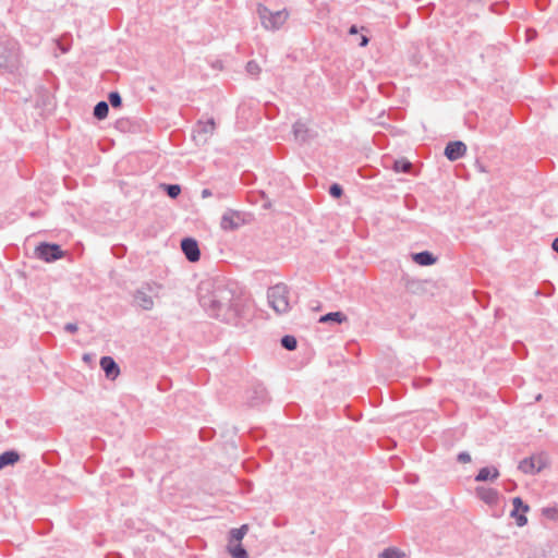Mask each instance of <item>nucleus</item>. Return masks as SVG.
Segmentation results:
<instances>
[{
    "mask_svg": "<svg viewBox=\"0 0 558 558\" xmlns=\"http://www.w3.org/2000/svg\"><path fill=\"white\" fill-rule=\"evenodd\" d=\"M198 302L208 316L227 324H238L251 312L250 300L235 282L225 278L204 280L198 286Z\"/></svg>",
    "mask_w": 558,
    "mask_h": 558,
    "instance_id": "1",
    "label": "nucleus"
},
{
    "mask_svg": "<svg viewBox=\"0 0 558 558\" xmlns=\"http://www.w3.org/2000/svg\"><path fill=\"white\" fill-rule=\"evenodd\" d=\"M270 307L277 314H286L291 310L290 290L284 283H277L267 291Z\"/></svg>",
    "mask_w": 558,
    "mask_h": 558,
    "instance_id": "2",
    "label": "nucleus"
},
{
    "mask_svg": "<svg viewBox=\"0 0 558 558\" xmlns=\"http://www.w3.org/2000/svg\"><path fill=\"white\" fill-rule=\"evenodd\" d=\"M258 15L262 25L269 31L279 29L288 19V13L286 10L272 12L264 5H259Z\"/></svg>",
    "mask_w": 558,
    "mask_h": 558,
    "instance_id": "3",
    "label": "nucleus"
},
{
    "mask_svg": "<svg viewBox=\"0 0 558 558\" xmlns=\"http://www.w3.org/2000/svg\"><path fill=\"white\" fill-rule=\"evenodd\" d=\"M19 46L16 41L0 43V68L13 70L17 68Z\"/></svg>",
    "mask_w": 558,
    "mask_h": 558,
    "instance_id": "4",
    "label": "nucleus"
},
{
    "mask_svg": "<svg viewBox=\"0 0 558 558\" xmlns=\"http://www.w3.org/2000/svg\"><path fill=\"white\" fill-rule=\"evenodd\" d=\"M64 252L61 246L56 243L43 242L35 248V255L37 258L52 263L63 257Z\"/></svg>",
    "mask_w": 558,
    "mask_h": 558,
    "instance_id": "5",
    "label": "nucleus"
},
{
    "mask_svg": "<svg viewBox=\"0 0 558 558\" xmlns=\"http://www.w3.org/2000/svg\"><path fill=\"white\" fill-rule=\"evenodd\" d=\"M216 129V123L214 118H208L207 120H198L193 128V138L198 144H205L208 141V137L214 134Z\"/></svg>",
    "mask_w": 558,
    "mask_h": 558,
    "instance_id": "6",
    "label": "nucleus"
},
{
    "mask_svg": "<svg viewBox=\"0 0 558 558\" xmlns=\"http://www.w3.org/2000/svg\"><path fill=\"white\" fill-rule=\"evenodd\" d=\"M155 284L153 283H145L134 292L133 299L136 306L144 311H150L154 307V300L151 296Z\"/></svg>",
    "mask_w": 558,
    "mask_h": 558,
    "instance_id": "7",
    "label": "nucleus"
},
{
    "mask_svg": "<svg viewBox=\"0 0 558 558\" xmlns=\"http://www.w3.org/2000/svg\"><path fill=\"white\" fill-rule=\"evenodd\" d=\"M181 250L189 262L196 263L199 260L201 250L198 246V242L194 238H183L181 240Z\"/></svg>",
    "mask_w": 558,
    "mask_h": 558,
    "instance_id": "8",
    "label": "nucleus"
},
{
    "mask_svg": "<svg viewBox=\"0 0 558 558\" xmlns=\"http://www.w3.org/2000/svg\"><path fill=\"white\" fill-rule=\"evenodd\" d=\"M466 153V145L461 141L449 142L446 147L444 155L450 161H456L462 158Z\"/></svg>",
    "mask_w": 558,
    "mask_h": 558,
    "instance_id": "9",
    "label": "nucleus"
},
{
    "mask_svg": "<svg viewBox=\"0 0 558 558\" xmlns=\"http://www.w3.org/2000/svg\"><path fill=\"white\" fill-rule=\"evenodd\" d=\"M99 364L107 378L116 379L119 376L120 367L113 357L102 356Z\"/></svg>",
    "mask_w": 558,
    "mask_h": 558,
    "instance_id": "10",
    "label": "nucleus"
},
{
    "mask_svg": "<svg viewBox=\"0 0 558 558\" xmlns=\"http://www.w3.org/2000/svg\"><path fill=\"white\" fill-rule=\"evenodd\" d=\"M247 393V403L251 407H257L267 400L266 388L260 384L254 386Z\"/></svg>",
    "mask_w": 558,
    "mask_h": 558,
    "instance_id": "11",
    "label": "nucleus"
},
{
    "mask_svg": "<svg viewBox=\"0 0 558 558\" xmlns=\"http://www.w3.org/2000/svg\"><path fill=\"white\" fill-rule=\"evenodd\" d=\"M292 130L295 141L301 144L308 142L313 136L312 131L300 120L293 124Z\"/></svg>",
    "mask_w": 558,
    "mask_h": 558,
    "instance_id": "12",
    "label": "nucleus"
},
{
    "mask_svg": "<svg viewBox=\"0 0 558 558\" xmlns=\"http://www.w3.org/2000/svg\"><path fill=\"white\" fill-rule=\"evenodd\" d=\"M476 496L487 505H496L499 500V494L495 488L477 487Z\"/></svg>",
    "mask_w": 558,
    "mask_h": 558,
    "instance_id": "13",
    "label": "nucleus"
},
{
    "mask_svg": "<svg viewBox=\"0 0 558 558\" xmlns=\"http://www.w3.org/2000/svg\"><path fill=\"white\" fill-rule=\"evenodd\" d=\"M220 225L223 230L238 229L240 227V214L233 210L223 214Z\"/></svg>",
    "mask_w": 558,
    "mask_h": 558,
    "instance_id": "14",
    "label": "nucleus"
},
{
    "mask_svg": "<svg viewBox=\"0 0 558 558\" xmlns=\"http://www.w3.org/2000/svg\"><path fill=\"white\" fill-rule=\"evenodd\" d=\"M412 259L420 266H432L437 262V257L429 251L413 253Z\"/></svg>",
    "mask_w": 558,
    "mask_h": 558,
    "instance_id": "15",
    "label": "nucleus"
},
{
    "mask_svg": "<svg viewBox=\"0 0 558 558\" xmlns=\"http://www.w3.org/2000/svg\"><path fill=\"white\" fill-rule=\"evenodd\" d=\"M499 476V471L495 466H484L480 469L478 473L475 475L476 482H486L496 480Z\"/></svg>",
    "mask_w": 558,
    "mask_h": 558,
    "instance_id": "16",
    "label": "nucleus"
},
{
    "mask_svg": "<svg viewBox=\"0 0 558 558\" xmlns=\"http://www.w3.org/2000/svg\"><path fill=\"white\" fill-rule=\"evenodd\" d=\"M20 453L16 450H7L0 454V470L5 466L14 465L20 461Z\"/></svg>",
    "mask_w": 558,
    "mask_h": 558,
    "instance_id": "17",
    "label": "nucleus"
},
{
    "mask_svg": "<svg viewBox=\"0 0 558 558\" xmlns=\"http://www.w3.org/2000/svg\"><path fill=\"white\" fill-rule=\"evenodd\" d=\"M247 532H248L247 524H243L240 527L231 529L229 531V535H228V544L241 543V541L247 534Z\"/></svg>",
    "mask_w": 558,
    "mask_h": 558,
    "instance_id": "18",
    "label": "nucleus"
},
{
    "mask_svg": "<svg viewBox=\"0 0 558 558\" xmlns=\"http://www.w3.org/2000/svg\"><path fill=\"white\" fill-rule=\"evenodd\" d=\"M227 550L232 558H248V553L241 543L228 544Z\"/></svg>",
    "mask_w": 558,
    "mask_h": 558,
    "instance_id": "19",
    "label": "nucleus"
},
{
    "mask_svg": "<svg viewBox=\"0 0 558 558\" xmlns=\"http://www.w3.org/2000/svg\"><path fill=\"white\" fill-rule=\"evenodd\" d=\"M347 320V316L342 312H330L319 318V323H336L341 324Z\"/></svg>",
    "mask_w": 558,
    "mask_h": 558,
    "instance_id": "20",
    "label": "nucleus"
},
{
    "mask_svg": "<svg viewBox=\"0 0 558 558\" xmlns=\"http://www.w3.org/2000/svg\"><path fill=\"white\" fill-rule=\"evenodd\" d=\"M109 104L107 101H99L95 105L93 114L97 120H104L108 117Z\"/></svg>",
    "mask_w": 558,
    "mask_h": 558,
    "instance_id": "21",
    "label": "nucleus"
},
{
    "mask_svg": "<svg viewBox=\"0 0 558 558\" xmlns=\"http://www.w3.org/2000/svg\"><path fill=\"white\" fill-rule=\"evenodd\" d=\"M519 470L524 474H537V469L535 468L531 457L524 458L520 461Z\"/></svg>",
    "mask_w": 558,
    "mask_h": 558,
    "instance_id": "22",
    "label": "nucleus"
},
{
    "mask_svg": "<svg viewBox=\"0 0 558 558\" xmlns=\"http://www.w3.org/2000/svg\"><path fill=\"white\" fill-rule=\"evenodd\" d=\"M531 458L533 460V463L535 464V468L537 469V473L544 470L548 464L547 456L543 452L532 454Z\"/></svg>",
    "mask_w": 558,
    "mask_h": 558,
    "instance_id": "23",
    "label": "nucleus"
},
{
    "mask_svg": "<svg viewBox=\"0 0 558 558\" xmlns=\"http://www.w3.org/2000/svg\"><path fill=\"white\" fill-rule=\"evenodd\" d=\"M412 163L408 159L395 160L392 169L396 172L409 173L412 169Z\"/></svg>",
    "mask_w": 558,
    "mask_h": 558,
    "instance_id": "24",
    "label": "nucleus"
},
{
    "mask_svg": "<svg viewBox=\"0 0 558 558\" xmlns=\"http://www.w3.org/2000/svg\"><path fill=\"white\" fill-rule=\"evenodd\" d=\"M280 343H281V347L288 351H293L296 349L298 347V340L294 336L292 335H284L281 339H280Z\"/></svg>",
    "mask_w": 558,
    "mask_h": 558,
    "instance_id": "25",
    "label": "nucleus"
},
{
    "mask_svg": "<svg viewBox=\"0 0 558 558\" xmlns=\"http://www.w3.org/2000/svg\"><path fill=\"white\" fill-rule=\"evenodd\" d=\"M403 555L404 554L401 550H399L398 548L389 547V548L384 549L379 554V557L380 558H402Z\"/></svg>",
    "mask_w": 558,
    "mask_h": 558,
    "instance_id": "26",
    "label": "nucleus"
},
{
    "mask_svg": "<svg viewBox=\"0 0 558 558\" xmlns=\"http://www.w3.org/2000/svg\"><path fill=\"white\" fill-rule=\"evenodd\" d=\"M108 101L112 106V108H120L122 106V97L119 92L113 90L108 95Z\"/></svg>",
    "mask_w": 558,
    "mask_h": 558,
    "instance_id": "27",
    "label": "nucleus"
},
{
    "mask_svg": "<svg viewBox=\"0 0 558 558\" xmlns=\"http://www.w3.org/2000/svg\"><path fill=\"white\" fill-rule=\"evenodd\" d=\"M163 190L170 198H177L181 193L179 184H165Z\"/></svg>",
    "mask_w": 558,
    "mask_h": 558,
    "instance_id": "28",
    "label": "nucleus"
},
{
    "mask_svg": "<svg viewBox=\"0 0 558 558\" xmlns=\"http://www.w3.org/2000/svg\"><path fill=\"white\" fill-rule=\"evenodd\" d=\"M510 515L515 520L518 526H524L527 523L526 515L523 512L520 513V510L515 508L512 509Z\"/></svg>",
    "mask_w": 558,
    "mask_h": 558,
    "instance_id": "29",
    "label": "nucleus"
},
{
    "mask_svg": "<svg viewBox=\"0 0 558 558\" xmlns=\"http://www.w3.org/2000/svg\"><path fill=\"white\" fill-rule=\"evenodd\" d=\"M328 193L333 198H340L343 195V189L340 184L332 183L329 186Z\"/></svg>",
    "mask_w": 558,
    "mask_h": 558,
    "instance_id": "30",
    "label": "nucleus"
},
{
    "mask_svg": "<svg viewBox=\"0 0 558 558\" xmlns=\"http://www.w3.org/2000/svg\"><path fill=\"white\" fill-rule=\"evenodd\" d=\"M512 505H513V508L520 510L521 512L525 513L530 510V507L527 504H525L522 498L520 497H514L512 499Z\"/></svg>",
    "mask_w": 558,
    "mask_h": 558,
    "instance_id": "31",
    "label": "nucleus"
},
{
    "mask_svg": "<svg viewBox=\"0 0 558 558\" xmlns=\"http://www.w3.org/2000/svg\"><path fill=\"white\" fill-rule=\"evenodd\" d=\"M543 514L547 519L557 521L558 520V507H546V508H543Z\"/></svg>",
    "mask_w": 558,
    "mask_h": 558,
    "instance_id": "32",
    "label": "nucleus"
},
{
    "mask_svg": "<svg viewBox=\"0 0 558 558\" xmlns=\"http://www.w3.org/2000/svg\"><path fill=\"white\" fill-rule=\"evenodd\" d=\"M111 252L117 258H121L126 253V246L123 244H116L111 247Z\"/></svg>",
    "mask_w": 558,
    "mask_h": 558,
    "instance_id": "33",
    "label": "nucleus"
},
{
    "mask_svg": "<svg viewBox=\"0 0 558 558\" xmlns=\"http://www.w3.org/2000/svg\"><path fill=\"white\" fill-rule=\"evenodd\" d=\"M468 41L470 45H480L483 41L482 35L480 33L473 32L469 35Z\"/></svg>",
    "mask_w": 558,
    "mask_h": 558,
    "instance_id": "34",
    "label": "nucleus"
},
{
    "mask_svg": "<svg viewBox=\"0 0 558 558\" xmlns=\"http://www.w3.org/2000/svg\"><path fill=\"white\" fill-rule=\"evenodd\" d=\"M246 71H247L250 74L255 75V74L259 73L260 69H259V66H258L257 62H255V61H253V60H252V61H248V62H247V64H246Z\"/></svg>",
    "mask_w": 558,
    "mask_h": 558,
    "instance_id": "35",
    "label": "nucleus"
},
{
    "mask_svg": "<svg viewBox=\"0 0 558 558\" xmlns=\"http://www.w3.org/2000/svg\"><path fill=\"white\" fill-rule=\"evenodd\" d=\"M458 462L460 463H469L471 462V456L466 451H462L457 457Z\"/></svg>",
    "mask_w": 558,
    "mask_h": 558,
    "instance_id": "36",
    "label": "nucleus"
},
{
    "mask_svg": "<svg viewBox=\"0 0 558 558\" xmlns=\"http://www.w3.org/2000/svg\"><path fill=\"white\" fill-rule=\"evenodd\" d=\"M63 329L69 333H75L78 330V327L75 323H66Z\"/></svg>",
    "mask_w": 558,
    "mask_h": 558,
    "instance_id": "37",
    "label": "nucleus"
},
{
    "mask_svg": "<svg viewBox=\"0 0 558 558\" xmlns=\"http://www.w3.org/2000/svg\"><path fill=\"white\" fill-rule=\"evenodd\" d=\"M517 487L515 483L512 481H509L505 484V489L508 492H512Z\"/></svg>",
    "mask_w": 558,
    "mask_h": 558,
    "instance_id": "38",
    "label": "nucleus"
},
{
    "mask_svg": "<svg viewBox=\"0 0 558 558\" xmlns=\"http://www.w3.org/2000/svg\"><path fill=\"white\" fill-rule=\"evenodd\" d=\"M368 41H369L368 37H366V36H364V35H363V36L361 37L360 46H361V47H365V46L368 44Z\"/></svg>",
    "mask_w": 558,
    "mask_h": 558,
    "instance_id": "39",
    "label": "nucleus"
},
{
    "mask_svg": "<svg viewBox=\"0 0 558 558\" xmlns=\"http://www.w3.org/2000/svg\"><path fill=\"white\" fill-rule=\"evenodd\" d=\"M551 248L558 253V236L556 239H554L553 243H551Z\"/></svg>",
    "mask_w": 558,
    "mask_h": 558,
    "instance_id": "40",
    "label": "nucleus"
},
{
    "mask_svg": "<svg viewBox=\"0 0 558 558\" xmlns=\"http://www.w3.org/2000/svg\"><path fill=\"white\" fill-rule=\"evenodd\" d=\"M210 195H211L210 190H208V189H204V190L202 191V197H203V198H206V197H208V196H210Z\"/></svg>",
    "mask_w": 558,
    "mask_h": 558,
    "instance_id": "41",
    "label": "nucleus"
},
{
    "mask_svg": "<svg viewBox=\"0 0 558 558\" xmlns=\"http://www.w3.org/2000/svg\"><path fill=\"white\" fill-rule=\"evenodd\" d=\"M125 123H126V121H124V120H118L117 128L120 130H123Z\"/></svg>",
    "mask_w": 558,
    "mask_h": 558,
    "instance_id": "42",
    "label": "nucleus"
},
{
    "mask_svg": "<svg viewBox=\"0 0 558 558\" xmlns=\"http://www.w3.org/2000/svg\"><path fill=\"white\" fill-rule=\"evenodd\" d=\"M357 33V27L356 25H352L349 29V34H356Z\"/></svg>",
    "mask_w": 558,
    "mask_h": 558,
    "instance_id": "43",
    "label": "nucleus"
},
{
    "mask_svg": "<svg viewBox=\"0 0 558 558\" xmlns=\"http://www.w3.org/2000/svg\"><path fill=\"white\" fill-rule=\"evenodd\" d=\"M264 208L268 209L271 207V203L269 201H267L264 205H263Z\"/></svg>",
    "mask_w": 558,
    "mask_h": 558,
    "instance_id": "44",
    "label": "nucleus"
},
{
    "mask_svg": "<svg viewBox=\"0 0 558 558\" xmlns=\"http://www.w3.org/2000/svg\"><path fill=\"white\" fill-rule=\"evenodd\" d=\"M543 398L542 393H538L536 397H535V401H541Z\"/></svg>",
    "mask_w": 558,
    "mask_h": 558,
    "instance_id": "45",
    "label": "nucleus"
}]
</instances>
